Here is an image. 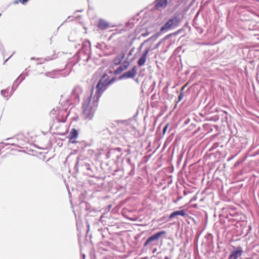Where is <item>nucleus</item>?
I'll return each instance as SVG.
<instances>
[{"mask_svg":"<svg viewBox=\"0 0 259 259\" xmlns=\"http://www.w3.org/2000/svg\"><path fill=\"white\" fill-rule=\"evenodd\" d=\"M148 52H149V50L148 49L144 52V53H143L142 54V56L139 59L138 65L140 66H142L145 64Z\"/></svg>","mask_w":259,"mask_h":259,"instance_id":"obj_8","label":"nucleus"},{"mask_svg":"<svg viewBox=\"0 0 259 259\" xmlns=\"http://www.w3.org/2000/svg\"><path fill=\"white\" fill-rule=\"evenodd\" d=\"M129 64H130L128 62H124L123 64L121 65L116 70L114 71V74L115 75L120 74L127 68V67L129 66Z\"/></svg>","mask_w":259,"mask_h":259,"instance_id":"obj_7","label":"nucleus"},{"mask_svg":"<svg viewBox=\"0 0 259 259\" xmlns=\"http://www.w3.org/2000/svg\"><path fill=\"white\" fill-rule=\"evenodd\" d=\"M8 93V92L6 90H3L1 91V95L4 97H7Z\"/></svg>","mask_w":259,"mask_h":259,"instance_id":"obj_14","label":"nucleus"},{"mask_svg":"<svg viewBox=\"0 0 259 259\" xmlns=\"http://www.w3.org/2000/svg\"><path fill=\"white\" fill-rule=\"evenodd\" d=\"M29 0H21V2L23 4H24L26 3H27V2Z\"/></svg>","mask_w":259,"mask_h":259,"instance_id":"obj_18","label":"nucleus"},{"mask_svg":"<svg viewBox=\"0 0 259 259\" xmlns=\"http://www.w3.org/2000/svg\"><path fill=\"white\" fill-rule=\"evenodd\" d=\"M183 97V94L182 93H181L179 96V100L181 101Z\"/></svg>","mask_w":259,"mask_h":259,"instance_id":"obj_17","label":"nucleus"},{"mask_svg":"<svg viewBox=\"0 0 259 259\" xmlns=\"http://www.w3.org/2000/svg\"><path fill=\"white\" fill-rule=\"evenodd\" d=\"M243 253V249L241 247L239 246L235 248V249L232 251L229 256V259H238V258L241 256Z\"/></svg>","mask_w":259,"mask_h":259,"instance_id":"obj_3","label":"nucleus"},{"mask_svg":"<svg viewBox=\"0 0 259 259\" xmlns=\"http://www.w3.org/2000/svg\"><path fill=\"white\" fill-rule=\"evenodd\" d=\"M94 89H92L84 98L82 102V115L83 117L91 120L95 114L98 105L99 99L93 95Z\"/></svg>","mask_w":259,"mask_h":259,"instance_id":"obj_1","label":"nucleus"},{"mask_svg":"<svg viewBox=\"0 0 259 259\" xmlns=\"http://www.w3.org/2000/svg\"><path fill=\"white\" fill-rule=\"evenodd\" d=\"M167 4V0H157L155 7L157 9L164 8Z\"/></svg>","mask_w":259,"mask_h":259,"instance_id":"obj_9","label":"nucleus"},{"mask_svg":"<svg viewBox=\"0 0 259 259\" xmlns=\"http://www.w3.org/2000/svg\"><path fill=\"white\" fill-rule=\"evenodd\" d=\"M166 234V232L165 231H161L160 232H158L155 234L152 235L151 237H150L146 242L145 243V246L148 245L149 243H150L151 242L153 241L154 240H158L160 237L162 235Z\"/></svg>","mask_w":259,"mask_h":259,"instance_id":"obj_4","label":"nucleus"},{"mask_svg":"<svg viewBox=\"0 0 259 259\" xmlns=\"http://www.w3.org/2000/svg\"><path fill=\"white\" fill-rule=\"evenodd\" d=\"M174 20L170 19L168 20L164 26H163L161 28V31H163L164 30L170 28L172 25H173Z\"/></svg>","mask_w":259,"mask_h":259,"instance_id":"obj_12","label":"nucleus"},{"mask_svg":"<svg viewBox=\"0 0 259 259\" xmlns=\"http://www.w3.org/2000/svg\"><path fill=\"white\" fill-rule=\"evenodd\" d=\"M77 131L75 128L71 129L68 135L69 142L71 143H75L76 142L75 140L77 138Z\"/></svg>","mask_w":259,"mask_h":259,"instance_id":"obj_5","label":"nucleus"},{"mask_svg":"<svg viewBox=\"0 0 259 259\" xmlns=\"http://www.w3.org/2000/svg\"><path fill=\"white\" fill-rule=\"evenodd\" d=\"M168 124H166V125L165 126V127H164V128H163V133L164 134L166 132V130H167V127H168Z\"/></svg>","mask_w":259,"mask_h":259,"instance_id":"obj_16","label":"nucleus"},{"mask_svg":"<svg viewBox=\"0 0 259 259\" xmlns=\"http://www.w3.org/2000/svg\"><path fill=\"white\" fill-rule=\"evenodd\" d=\"M129 78H130V71H126V72H125L124 73H123V74H122L121 75H120L118 79L122 80L123 79H128Z\"/></svg>","mask_w":259,"mask_h":259,"instance_id":"obj_13","label":"nucleus"},{"mask_svg":"<svg viewBox=\"0 0 259 259\" xmlns=\"http://www.w3.org/2000/svg\"><path fill=\"white\" fill-rule=\"evenodd\" d=\"M21 2V0H15L14 2V4H17L19 3V2Z\"/></svg>","mask_w":259,"mask_h":259,"instance_id":"obj_19","label":"nucleus"},{"mask_svg":"<svg viewBox=\"0 0 259 259\" xmlns=\"http://www.w3.org/2000/svg\"><path fill=\"white\" fill-rule=\"evenodd\" d=\"M156 249L155 250H153V252H154L155 251H156Z\"/></svg>","mask_w":259,"mask_h":259,"instance_id":"obj_24","label":"nucleus"},{"mask_svg":"<svg viewBox=\"0 0 259 259\" xmlns=\"http://www.w3.org/2000/svg\"><path fill=\"white\" fill-rule=\"evenodd\" d=\"M107 74L105 73L103 76L102 79H100L99 82H98L97 86H96V94L94 95L96 97H98V98L100 99L101 97L102 93L106 90V89L108 88V86H107V79H104L106 77Z\"/></svg>","mask_w":259,"mask_h":259,"instance_id":"obj_2","label":"nucleus"},{"mask_svg":"<svg viewBox=\"0 0 259 259\" xmlns=\"http://www.w3.org/2000/svg\"><path fill=\"white\" fill-rule=\"evenodd\" d=\"M124 54L122 53L116 57L113 60V62L115 65H118L121 62L124 57Z\"/></svg>","mask_w":259,"mask_h":259,"instance_id":"obj_11","label":"nucleus"},{"mask_svg":"<svg viewBox=\"0 0 259 259\" xmlns=\"http://www.w3.org/2000/svg\"><path fill=\"white\" fill-rule=\"evenodd\" d=\"M6 145H13V143H6Z\"/></svg>","mask_w":259,"mask_h":259,"instance_id":"obj_20","label":"nucleus"},{"mask_svg":"<svg viewBox=\"0 0 259 259\" xmlns=\"http://www.w3.org/2000/svg\"><path fill=\"white\" fill-rule=\"evenodd\" d=\"M115 80V79L114 78H112L110 80H109L107 83V86H109L110 84H111L112 83H113L114 82V81Z\"/></svg>","mask_w":259,"mask_h":259,"instance_id":"obj_15","label":"nucleus"},{"mask_svg":"<svg viewBox=\"0 0 259 259\" xmlns=\"http://www.w3.org/2000/svg\"><path fill=\"white\" fill-rule=\"evenodd\" d=\"M11 140V139H10V138H8V139H6V140H7V141H9V140Z\"/></svg>","mask_w":259,"mask_h":259,"instance_id":"obj_22","label":"nucleus"},{"mask_svg":"<svg viewBox=\"0 0 259 259\" xmlns=\"http://www.w3.org/2000/svg\"><path fill=\"white\" fill-rule=\"evenodd\" d=\"M127 161L128 162H130V159H129V158H128V159H127Z\"/></svg>","mask_w":259,"mask_h":259,"instance_id":"obj_23","label":"nucleus"},{"mask_svg":"<svg viewBox=\"0 0 259 259\" xmlns=\"http://www.w3.org/2000/svg\"><path fill=\"white\" fill-rule=\"evenodd\" d=\"M85 254H83L82 255V257H83V259L85 258Z\"/></svg>","mask_w":259,"mask_h":259,"instance_id":"obj_21","label":"nucleus"},{"mask_svg":"<svg viewBox=\"0 0 259 259\" xmlns=\"http://www.w3.org/2000/svg\"><path fill=\"white\" fill-rule=\"evenodd\" d=\"M177 215H181L183 217L188 216L187 214L185 212V210L182 209L172 212L169 216V218L171 219Z\"/></svg>","mask_w":259,"mask_h":259,"instance_id":"obj_6","label":"nucleus"},{"mask_svg":"<svg viewBox=\"0 0 259 259\" xmlns=\"http://www.w3.org/2000/svg\"><path fill=\"white\" fill-rule=\"evenodd\" d=\"M98 27L101 29H106L109 27V24L105 20L100 19Z\"/></svg>","mask_w":259,"mask_h":259,"instance_id":"obj_10","label":"nucleus"}]
</instances>
